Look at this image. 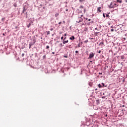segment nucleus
Instances as JSON below:
<instances>
[{
  "instance_id": "f257e3e1",
  "label": "nucleus",
  "mask_w": 127,
  "mask_h": 127,
  "mask_svg": "<svg viewBox=\"0 0 127 127\" xmlns=\"http://www.w3.org/2000/svg\"><path fill=\"white\" fill-rule=\"evenodd\" d=\"M117 6H118V5L116 2H111L109 5L110 8H115V7H117Z\"/></svg>"
},
{
  "instance_id": "f03ea898",
  "label": "nucleus",
  "mask_w": 127,
  "mask_h": 127,
  "mask_svg": "<svg viewBox=\"0 0 127 127\" xmlns=\"http://www.w3.org/2000/svg\"><path fill=\"white\" fill-rule=\"evenodd\" d=\"M94 56H95V53L91 52L90 53L88 59L91 60H92V58H94Z\"/></svg>"
},
{
  "instance_id": "7ed1b4c3",
  "label": "nucleus",
  "mask_w": 127,
  "mask_h": 127,
  "mask_svg": "<svg viewBox=\"0 0 127 127\" xmlns=\"http://www.w3.org/2000/svg\"><path fill=\"white\" fill-rule=\"evenodd\" d=\"M82 21H83V18L78 17V21H76L77 23H80V22H82Z\"/></svg>"
},
{
  "instance_id": "20e7f679",
  "label": "nucleus",
  "mask_w": 127,
  "mask_h": 127,
  "mask_svg": "<svg viewBox=\"0 0 127 127\" xmlns=\"http://www.w3.org/2000/svg\"><path fill=\"white\" fill-rule=\"evenodd\" d=\"M122 112L121 113V116H123V115L127 114V111H126V110H125V109H122Z\"/></svg>"
},
{
  "instance_id": "39448f33",
  "label": "nucleus",
  "mask_w": 127,
  "mask_h": 127,
  "mask_svg": "<svg viewBox=\"0 0 127 127\" xmlns=\"http://www.w3.org/2000/svg\"><path fill=\"white\" fill-rule=\"evenodd\" d=\"M36 42V39H35V38H34L33 39V42H30V43L33 44V45H34Z\"/></svg>"
},
{
  "instance_id": "423d86ee",
  "label": "nucleus",
  "mask_w": 127,
  "mask_h": 127,
  "mask_svg": "<svg viewBox=\"0 0 127 127\" xmlns=\"http://www.w3.org/2000/svg\"><path fill=\"white\" fill-rule=\"evenodd\" d=\"M100 46H101V47H104L105 46V44H104V42H101L99 44Z\"/></svg>"
},
{
  "instance_id": "0eeeda50",
  "label": "nucleus",
  "mask_w": 127,
  "mask_h": 127,
  "mask_svg": "<svg viewBox=\"0 0 127 127\" xmlns=\"http://www.w3.org/2000/svg\"><path fill=\"white\" fill-rule=\"evenodd\" d=\"M23 8H25L26 9H27L28 8V4H25L23 5Z\"/></svg>"
},
{
  "instance_id": "6e6552de",
  "label": "nucleus",
  "mask_w": 127,
  "mask_h": 127,
  "mask_svg": "<svg viewBox=\"0 0 127 127\" xmlns=\"http://www.w3.org/2000/svg\"><path fill=\"white\" fill-rule=\"evenodd\" d=\"M101 8H102L101 7H98L97 8V11H98V12H102V10H101Z\"/></svg>"
},
{
  "instance_id": "1a4fd4ad",
  "label": "nucleus",
  "mask_w": 127,
  "mask_h": 127,
  "mask_svg": "<svg viewBox=\"0 0 127 127\" xmlns=\"http://www.w3.org/2000/svg\"><path fill=\"white\" fill-rule=\"evenodd\" d=\"M27 9H26V8H23V9L22 11L21 14L24 13V12H25V11H26Z\"/></svg>"
},
{
  "instance_id": "9d476101",
  "label": "nucleus",
  "mask_w": 127,
  "mask_h": 127,
  "mask_svg": "<svg viewBox=\"0 0 127 127\" xmlns=\"http://www.w3.org/2000/svg\"><path fill=\"white\" fill-rule=\"evenodd\" d=\"M69 39L70 40H74L75 39V37L74 36H72L69 38Z\"/></svg>"
},
{
  "instance_id": "9b49d317",
  "label": "nucleus",
  "mask_w": 127,
  "mask_h": 127,
  "mask_svg": "<svg viewBox=\"0 0 127 127\" xmlns=\"http://www.w3.org/2000/svg\"><path fill=\"white\" fill-rule=\"evenodd\" d=\"M68 40H66V41H65V40H63V44H66V43H68Z\"/></svg>"
},
{
  "instance_id": "f8f14e48",
  "label": "nucleus",
  "mask_w": 127,
  "mask_h": 127,
  "mask_svg": "<svg viewBox=\"0 0 127 127\" xmlns=\"http://www.w3.org/2000/svg\"><path fill=\"white\" fill-rule=\"evenodd\" d=\"M93 109L94 110H99V109H100V108L99 107H96V106H93Z\"/></svg>"
},
{
  "instance_id": "ddd939ff",
  "label": "nucleus",
  "mask_w": 127,
  "mask_h": 127,
  "mask_svg": "<svg viewBox=\"0 0 127 127\" xmlns=\"http://www.w3.org/2000/svg\"><path fill=\"white\" fill-rule=\"evenodd\" d=\"M96 104L97 105H100V100L99 99L96 100Z\"/></svg>"
},
{
  "instance_id": "4468645a",
  "label": "nucleus",
  "mask_w": 127,
  "mask_h": 127,
  "mask_svg": "<svg viewBox=\"0 0 127 127\" xmlns=\"http://www.w3.org/2000/svg\"><path fill=\"white\" fill-rule=\"evenodd\" d=\"M24 17H25V18H27L28 16H27V12H25L24 13Z\"/></svg>"
},
{
  "instance_id": "2eb2a0df",
  "label": "nucleus",
  "mask_w": 127,
  "mask_h": 127,
  "mask_svg": "<svg viewBox=\"0 0 127 127\" xmlns=\"http://www.w3.org/2000/svg\"><path fill=\"white\" fill-rule=\"evenodd\" d=\"M117 2H119V3H122L123 2V0H117Z\"/></svg>"
},
{
  "instance_id": "dca6fc26",
  "label": "nucleus",
  "mask_w": 127,
  "mask_h": 127,
  "mask_svg": "<svg viewBox=\"0 0 127 127\" xmlns=\"http://www.w3.org/2000/svg\"><path fill=\"white\" fill-rule=\"evenodd\" d=\"M32 45H33V44H31V43H29V49L31 48V46H32Z\"/></svg>"
},
{
  "instance_id": "f3484780",
  "label": "nucleus",
  "mask_w": 127,
  "mask_h": 127,
  "mask_svg": "<svg viewBox=\"0 0 127 127\" xmlns=\"http://www.w3.org/2000/svg\"><path fill=\"white\" fill-rule=\"evenodd\" d=\"M13 6H14V7H16L17 6V4L16 3V2H14L13 3Z\"/></svg>"
},
{
  "instance_id": "a211bd4d",
  "label": "nucleus",
  "mask_w": 127,
  "mask_h": 127,
  "mask_svg": "<svg viewBox=\"0 0 127 127\" xmlns=\"http://www.w3.org/2000/svg\"><path fill=\"white\" fill-rule=\"evenodd\" d=\"M101 84H102V87H103V88H104V87H107V85H105V83H101Z\"/></svg>"
},
{
  "instance_id": "6ab92c4d",
  "label": "nucleus",
  "mask_w": 127,
  "mask_h": 127,
  "mask_svg": "<svg viewBox=\"0 0 127 127\" xmlns=\"http://www.w3.org/2000/svg\"><path fill=\"white\" fill-rule=\"evenodd\" d=\"M30 26H31V24L30 23H29L27 25V27H28V28H29Z\"/></svg>"
},
{
  "instance_id": "aec40b11",
  "label": "nucleus",
  "mask_w": 127,
  "mask_h": 127,
  "mask_svg": "<svg viewBox=\"0 0 127 127\" xmlns=\"http://www.w3.org/2000/svg\"><path fill=\"white\" fill-rule=\"evenodd\" d=\"M55 15L56 17H58V15H59V13H56Z\"/></svg>"
},
{
  "instance_id": "412c9836",
  "label": "nucleus",
  "mask_w": 127,
  "mask_h": 127,
  "mask_svg": "<svg viewBox=\"0 0 127 127\" xmlns=\"http://www.w3.org/2000/svg\"><path fill=\"white\" fill-rule=\"evenodd\" d=\"M88 30H89V29H88V27H85L84 29V31H88Z\"/></svg>"
},
{
  "instance_id": "4be33fe9",
  "label": "nucleus",
  "mask_w": 127,
  "mask_h": 127,
  "mask_svg": "<svg viewBox=\"0 0 127 127\" xmlns=\"http://www.w3.org/2000/svg\"><path fill=\"white\" fill-rule=\"evenodd\" d=\"M44 59H46V55H44L43 56V60H44Z\"/></svg>"
},
{
  "instance_id": "5701e85b",
  "label": "nucleus",
  "mask_w": 127,
  "mask_h": 127,
  "mask_svg": "<svg viewBox=\"0 0 127 127\" xmlns=\"http://www.w3.org/2000/svg\"><path fill=\"white\" fill-rule=\"evenodd\" d=\"M98 87L99 88H103V86L101 84H98Z\"/></svg>"
},
{
  "instance_id": "b1692460",
  "label": "nucleus",
  "mask_w": 127,
  "mask_h": 127,
  "mask_svg": "<svg viewBox=\"0 0 127 127\" xmlns=\"http://www.w3.org/2000/svg\"><path fill=\"white\" fill-rule=\"evenodd\" d=\"M86 20H88V21H91V20H92V19H88V18H85Z\"/></svg>"
},
{
  "instance_id": "393cba45",
  "label": "nucleus",
  "mask_w": 127,
  "mask_h": 127,
  "mask_svg": "<svg viewBox=\"0 0 127 127\" xmlns=\"http://www.w3.org/2000/svg\"><path fill=\"white\" fill-rule=\"evenodd\" d=\"M98 33H100V32H95L94 35H95V36H97Z\"/></svg>"
},
{
  "instance_id": "a878e982",
  "label": "nucleus",
  "mask_w": 127,
  "mask_h": 127,
  "mask_svg": "<svg viewBox=\"0 0 127 127\" xmlns=\"http://www.w3.org/2000/svg\"><path fill=\"white\" fill-rule=\"evenodd\" d=\"M106 14V17H109V18H110V15H109V13H106L105 14Z\"/></svg>"
},
{
  "instance_id": "bb28decb",
  "label": "nucleus",
  "mask_w": 127,
  "mask_h": 127,
  "mask_svg": "<svg viewBox=\"0 0 127 127\" xmlns=\"http://www.w3.org/2000/svg\"><path fill=\"white\" fill-rule=\"evenodd\" d=\"M47 35H49V34H50V31H48L46 32Z\"/></svg>"
},
{
  "instance_id": "cd10ccee",
  "label": "nucleus",
  "mask_w": 127,
  "mask_h": 127,
  "mask_svg": "<svg viewBox=\"0 0 127 127\" xmlns=\"http://www.w3.org/2000/svg\"><path fill=\"white\" fill-rule=\"evenodd\" d=\"M64 58H68V56L67 55H64Z\"/></svg>"
},
{
  "instance_id": "c85d7f7f",
  "label": "nucleus",
  "mask_w": 127,
  "mask_h": 127,
  "mask_svg": "<svg viewBox=\"0 0 127 127\" xmlns=\"http://www.w3.org/2000/svg\"><path fill=\"white\" fill-rule=\"evenodd\" d=\"M50 30H51V31H53V30H54V29L53 28H50Z\"/></svg>"
},
{
  "instance_id": "c756f323",
  "label": "nucleus",
  "mask_w": 127,
  "mask_h": 127,
  "mask_svg": "<svg viewBox=\"0 0 127 127\" xmlns=\"http://www.w3.org/2000/svg\"><path fill=\"white\" fill-rule=\"evenodd\" d=\"M83 1H85V0H79L80 2H83Z\"/></svg>"
},
{
  "instance_id": "7c9ffc66",
  "label": "nucleus",
  "mask_w": 127,
  "mask_h": 127,
  "mask_svg": "<svg viewBox=\"0 0 127 127\" xmlns=\"http://www.w3.org/2000/svg\"><path fill=\"white\" fill-rule=\"evenodd\" d=\"M84 8V6H83V5H80L79 6V8Z\"/></svg>"
},
{
  "instance_id": "2f4dec72",
  "label": "nucleus",
  "mask_w": 127,
  "mask_h": 127,
  "mask_svg": "<svg viewBox=\"0 0 127 127\" xmlns=\"http://www.w3.org/2000/svg\"><path fill=\"white\" fill-rule=\"evenodd\" d=\"M46 49H49V46H47L46 47Z\"/></svg>"
},
{
  "instance_id": "473e14b6",
  "label": "nucleus",
  "mask_w": 127,
  "mask_h": 127,
  "mask_svg": "<svg viewBox=\"0 0 127 127\" xmlns=\"http://www.w3.org/2000/svg\"><path fill=\"white\" fill-rule=\"evenodd\" d=\"M103 16L104 17V18L106 17V15H105V13H103Z\"/></svg>"
},
{
  "instance_id": "72a5a7b5",
  "label": "nucleus",
  "mask_w": 127,
  "mask_h": 127,
  "mask_svg": "<svg viewBox=\"0 0 127 127\" xmlns=\"http://www.w3.org/2000/svg\"><path fill=\"white\" fill-rule=\"evenodd\" d=\"M97 52V53H101V52H102V51H101V50H99L98 52L97 51V52Z\"/></svg>"
},
{
  "instance_id": "f704fd0d",
  "label": "nucleus",
  "mask_w": 127,
  "mask_h": 127,
  "mask_svg": "<svg viewBox=\"0 0 127 127\" xmlns=\"http://www.w3.org/2000/svg\"><path fill=\"white\" fill-rule=\"evenodd\" d=\"M84 43H88V40H86L84 41Z\"/></svg>"
},
{
  "instance_id": "c9c22d12",
  "label": "nucleus",
  "mask_w": 127,
  "mask_h": 127,
  "mask_svg": "<svg viewBox=\"0 0 127 127\" xmlns=\"http://www.w3.org/2000/svg\"><path fill=\"white\" fill-rule=\"evenodd\" d=\"M77 47L79 48V47H80V43L77 45Z\"/></svg>"
},
{
  "instance_id": "e433bc0d",
  "label": "nucleus",
  "mask_w": 127,
  "mask_h": 127,
  "mask_svg": "<svg viewBox=\"0 0 127 127\" xmlns=\"http://www.w3.org/2000/svg\"><path fill=\"white\" fill-rule=\"evenodd\" d=\"M60 45L62 47L63 46H64V45L62 44V43H61L60 44Z\"/></svg>"
},
{
  "instance_id": "4c0bfd02",
  "label": "nucleus",
  "mask_w": 127,
  "mask_h": 127,
  "mask_svg": "<svg viewBox=\"0 0 127 127\" xmlns=\"http://www.w3.org/2000/svg\"><path fill=\"white\" fill-rule=\"evenodd\" d=\"M21 56H22V57H24V54H22Z\"/></svg>"
},
{
  "instance_id": "58836bf2",
  "label": "nucleus",
  "mask_w": 127,
  "mask_h": 127,
  "mask_svg": "<svg viewBox=\"0 0 127 127\" xmlns=\"http://www.w3.org/2000/svg\"><path fill=\"white\" fill-rule=\"evenodd\" d=\"M105 98H106V96H102V99H105Z\"/></svg>"
},
{
  "instance_id": "ea45409f",
  "label": "nucleus",
  "mask_w": 127,
  "mask_h": 127,
  "mask_svg": "<svg viewBox=\"0 0 127 127\" xmlns=\"http://www.w3.org/2000/svg\"><path fill=\"white\" fill-rule=\"evenodd\" d=\"M33 21H34V19H33L32 21H31V22L32 23H33Z\"/></svg>"
},
{
  "instance_id": "a19ab883",
  "label": "nucleus",
  "mask_w": 127,
  "mask_h": 127,
  "mask_svg": "<svg viewBox=\"0 0 127 127\" xmlns=\"http://www.w3.org/2000/svg\"><path fill=\"white\" fill-rule=\"evenodd\" d=\"M99 74L100 75H103V73H102V72H99Z\"/></svg>"
},
{
  "instance_id": "79ce46f5",
  "label": "nucleus",
  "mask_w": 127,
  "mask_h": 127,
  "mask_svg": "<svg viewBox=\"0 0 127 127\" xmlns=\"http://www.w3.org/2000/svg\"><path fill=\"white\" fill-rule=\"evenodd\" d=\"M1 20H2V21H3V20H4V18H2L1 19Z\"/></svg>"
},
{
  "instance_id": "37998d69",
  "label": "nucleus",
  "mask_w": 127,
  "mask_h": 127,
  "mask_svg": "<svg viewBox=\"0 0 127 127\" xmlns=\"http://www.w3.org/2000/svg\"><path fill=\"white\" fill-rule=\"evenodd\" d=\"M114 30H114V29H111V31H112V32H113V31H114Z\"/></svg>"
},
{
  "instance_id": "c03bdc74",
  "label": "nucleus",
  "mask_w": 127,
  "mask_h": 127,
  "mask_svg": "<svg viewBox=\"0 0 127 127\" xmlns=\"http://www.w3.org/2000/svg\"><path fill=\"white\" fill-rule=\"evenodd\" d=\"M62 23V22H59V24H61Z\"/></svg>"
},
{
  "instance_id": "a18cd8bd",
  "label": "nucleus",
  "mask_w": 127,
  "mask_h": 127,
  "mask_svg": "<svg viewBox=\"0 0 127 127\" xmlns=\"http://www.w3.org/2000/svg\"><path fill=\"white\" fill-rule=\"evenodd\" d=\"M92 16H95V14H92Z\"/></svg>"
},
{
  "instance_id": "49530a36",
  "label": "nucleus",
  "mask_w": 127,
  "mask_h": 127,
  "mask_svg": "<svg viewBox=\"0 0 127 127\" xmlns=\"http://www.w3.org/2000/svg\"><path fill=\"white\" fill-rule=\"evenodd\" d=\"M63 38H64L63 36L62 37H61V40H63Z\"/></svg>"
},
{
  "instance_id": "de8ad7c7",
  "label": "nucleus",
  "mask_w": 127,
  "mask_h": 127,
  "mask_svg": "<svg viewBox=\"0 0 127 127\" xmlns=\"http://www.w3.org/2000/svg\"><path fill=\"white\" fill-rule=\"evenodd\" d=\"M78 51H75V53H78Z\"/></svg>"
},
{
  "instance_id": "09e8293b",
  "label": "nucleus",
  "mask_w": 127,
  "mask_h": 127,
  "mask_svg": "<svg viewBox=\"0 0 127 127\" xmlns=\"http://www.w3.org/2000/svg\"><path fill=\"white\" fill-rule=\"evenodd\" d=\"M52 54H55V52H52Z\"/></svg>"
},
{
  "instance_id": "8fccbe9b",
  "label": "nucleus",
  "mask_w": 127,
  "mask_h": 127,
  "mask_svg": "<svg viewBox=\"0 0 127 127\" xmlns=\"http://www.w3.org/2000/svg\"><path fill=\"white\" fill-rule=\"evenodd\" d=\"M67 35V34H64V36H66Z\"/></svg>"
},
{
  "instance_id": "3c124183",
  "label": "nucleus",
  "mask_w": 127,
  "mask_h": 127,
  "mask_svg": "<svg viewBox=\"0 0 127 127\" xmlns=\"http://www.w3.org/2000/svg\"><path fill=\"white\" fill-rule=\"evenodd\" d=\"M89 39H94L93 38H89Z\"/></svg>"
},
{
  "instance_id": "603ef678",
  "label": "nucleus",
  "mask_w": 127,
  "mask_h": 127,
  "mask_svg": "<svg viewBox=\"0 0 127 127\" xmlns=\"http://www.w3.org/2000/svg\"><path fill=\"white\" fill-rule=\"evenodd\" d=\"M66 11H68V9H65Z\"/></svg>"
},
{
  "instance_id": "864d4df0",
  "label": "nucleus",
  "mask_w": 127,
  "mask_h": 127,
  "mask_svg": "<svg viewBox=\"0 0 127 127\" xmlns=\"http://www.w3.org/2000/svg\"><path fill=\"white\" fill-rule=\"evenodd\" d=\"M63 23L65 24V21H63Z\"/></svg>"
},
{
  "instance_id": "5fc2aeb1",
  "label": "nucleus",
  "mask_w": 127,
  "mask_h": 127,
  "mask_svg": "<svg viewBox=\"0 0 127 127\" xmlns=\"http://www.w3.org/2000/svg\"><path fill=\"white\" fill-rule=\"evenodd\" d=\"M122 107V108H124L125 107V105H123Z\"/></svg>"
},
{
  "instance_id": "6e6d98bb",
  "label": "nucleus",
  "mask_w": 127,
  "mask_h": 127,
  "mask_svg": "<svg viewBox=\"0 0 127 127\" xmlns=\"http://www.w3.org/2000/svg\"><path fill=\"white\" fill-rule=\"evenodd\" d=\"M95 29H96L97 30H98V28H95Z\"/></svg>"
},
{
  "instance_id": "4d7b16f0",
  "label": "nucleus",
  "mask_w": 127,
  "mask_h": 127,
  "mask_svg": "<svg viewBox=\"0 0 127 127\" xmlns=\"http://www.w3.org/2000/svg\"><path fill=\"white\" fill-rule=\"evenodd\" d=\"M66 39V37H65L64 39V40H65Z\"/></svg>"
},
{
  "instance_id": "13d9d810",
  "label": "nucleus",
  "mask_w": 127,
  "mask_h": 127,
  "mask_svg": "<svg viewBox=\"0 0 127 127\" xmlns=\"http://www.w3.org/2000/svg\"><path fill=\"white\" fill-rule=\"evenodd\" d=\"M83 14H82V15H81V17H82V16H83Z\"/></svg>"
},
{
  "instance_id": "bf43d9fd",
  "label": "nucleus",
  "mask_w": 127,
  "mask_h": 127,
  "mask_svg": "<svg viewBox=\"0 0 127 127\" xmlns=\"http://www.w3.org/2000/svg\"><path fill=\"white\" fill-rule=\"evenodd\" d=\"M103 58H104V56H102Z\"/></svg>"
},
{
  "instance_id": "052dcab7",
  "label": "nucleus",
  "mask_w": 127,
  "mask_h": 127,
  "mask_svg": "<svg viewBox=\"0 0 127 127\" xmlns=\"http://www.w3.org/2000/svg\"><path fill=\"white\" fill-rule=\"evenodd\" d=\"M91 23H93V21L91 22Z\"/></svg>"
},
{
  "instance_id": "680f3d73",
  "label": "nucleus",
  "mask_w": 127,
  "mask_h": 127,
  "mask_svg": "<svg viewBox=\"0 0 127 127\" xmlns=\"http://www.w3.org/2000/svg\"><path fill=\"white\" fill-rule=\"evenodd\" d=\"M103 95H105V93H103Z\"/></svg>"
},
{
  "instance_id": "e2e57ef3",
  "label": "nucleus",
  "mask_w": 127,
  "mask_h": 127,
  "mask_svg": "<svg viewBox=\"0 0 127 127\" xmlns=\"http://www.w3.org/2000/svg\"><path fill=\"white\" fill-rule=\"evenodd\" d=\"M126 2H127V0H126Z\"/></svg>"
}]
</instances>
